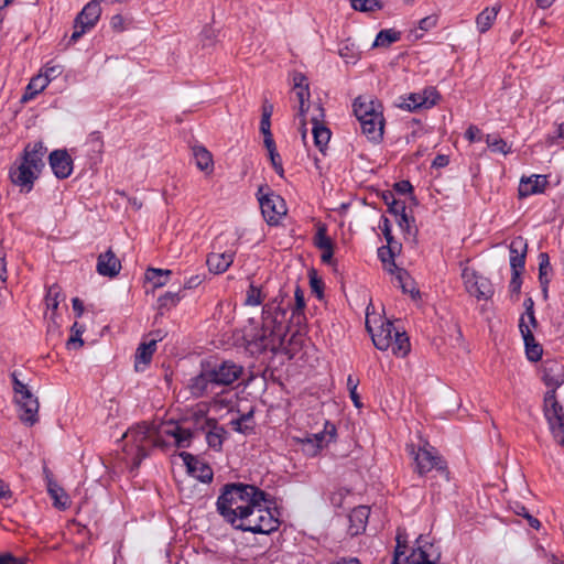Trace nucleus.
I'll return each mask as SVG.
<instances>
[{"label":"nucleus","instance_id":"1","mask_svg":"<svg viewBox=\"0 0 564 564\" xmlns=\"http://www.w3.org/2000/svg\"><path fill=\"white\" fill-rule=\"evenodd\" d=\"M285 316L278 303H265L262 307L261 328L245 336L247 350L253 356H259L267 350L275 351L285 335L283 326Z\"/></svg>","mask_w":564,"mask_h":564},{"label":"nucleus","instance_id":"2","mask_svg":"<svg viewBox=\"0 0 564 564\" xmlns=\"http://www.w3.org/2000/svg\"><path fill=\"white\" fill-rule=\"evenodd\" d=\"M271 496L254 485L243 482L225 484L216 501L217 512L229 523L238 521L237 516L247 506H253L257 501L269 502Z\"/></svg>","mask_w":564,"mask_h":564},{"label":"nucleus","instance_id":"3","mask_svg":"<svg viewBox=\"0 0 564 564\" xmlns=\"http://www.w3.org/2000/svg\"><path fill=\"white\" fill-rule=\"evenodd\" d=\"M272 503L273 498L271 497L269 502L257 501L253 506H247L237 516L238 521L231 520L229 524L235 530L269 535L281 525L280 513L276 508L271 509L270 505Z\"/></svg>","mask_w":564,"mask_h":564},{"label":"nucleus","instance_id":"4","mask_svg":"<svg viewBox=\"0 0 564 564\" xmlns=\"http://www.w3.org/2000/svg\"><path fill=\"white\" fill-rule=\"evenodd\" d=\"M153 425L141 422L130 427L123 435V451L132 458V467L138 468L142 460L150 455V442Z\"/></svg>","mask_w":564,"mask_h":564},{"label":"nucleus","instance_id":"5","mask_svg":"<svg viewBox=\"0 0 564 564\" xmlns=\"http://www.w3.org/2000/svg\"><path fill=\"white\" fill-rule=\"evenodd\" d=\"M406 452L413 457L414 470L424 476L431 470L435 469L446 481H449V470L446 460L438 454L435 447L431 446L427 442L415 449L413 444L406 445Z\"/></svg>","mask_w":564,"mask_h":564},{"label":"nucleus","instance_id":"6","mask_svg":"<svg viewBox=\"0 0 564 564\" xmlns=\"http://www.w3.org/2000/svg\"><path fill=\"white\" fill-rule=\"evenodd\" d=\"M12 389L14 392V402L19 408V419L28 426H33L39 421L40 403L37 397L31 389L19 379L18 371L10 373Z\"/></svg>","mask_w":564,"mask_h":564},{"label":"nucleus","instance_id":"7","mask_svg":"<svg viewBox=\"0 0 564 564\" xmlns=\"http://www.w3.org/2000/svg\"><path fill=\"white\" fill-rule=\"evenodd\" d=\"M257 196L265 221L270 226L278 225L280 217L285 213L283 198L274 194L269 186L259 187Z\"/></svg>","mask_w":564,"mask_h":564},{"label":"nucleus","instance_id":"8","mask_svg":"<svg viewBox=\"0 0 564 564\" xmlns=\"http://www.w3.org/2000/svg\"><path fill=\"white\" fill-rule=\"evenodd\" d=\"M100 14L101 9L98 1H89L74 20V32L68 44L76 43L87 31L91 30L98 22Z\"/></svg>","mask_w":564,"mask_h":564},{"label":"nucleus","instance_id":"9","mask_svg":"<svg viewBox=\"0 0 564 564\" xmlns=\"http://www.w3.org/2000/svg\"><path fill=\"white\" fill-rule=\"evenodd\" d=\"M466 291L478 300H488L494 295V286L490 280L475 270L465 268L462 273Z\"/></svg>","mask_w":564,"mask_h":564},{"label":"nucleus","instance_id":"10","mask_svg":"<svg viewBox=\"0 0 564 564\" xmlns=\"http://www.w3.org/2000/svg\"><path fill=\"white\" fill-rule=\"evenodd\" d=\"M187 388L192 397L197 399L208 397L210 394H217V387L214 383L210 371V361H202L199 373L189 379Z\"/></svg>","mask_w":564,"mask_h":564},{"label":"nucleus","instance_id":"11","mask_svg":"<svg viewBox=\"0 0 564 564\" xmlns=\"http://www.w3.org/2000/svg\"><path fill=\"white\" fill-rule=\"evenodd\" d=\"M210 371L216 387H227L236 382L243 373V367L231 360L220 364L210 362Z\"/></svg>","mask_w":564,"mask_h":564},{"label":"nucleus","instance_id":"12","mask_svg":"<svg viewBox=\"0 0 564 564\" xmlns=\"http://www.w3.org/2000/svg\"><path fill=\"white\" fill-rule=\"evenodd\" d=\"M40 176L35 170L21 162L18 166H12L9 172L11 182L20 187L21 192L29 193L34 186V182Z\"/></svg>","mask_w":564,"mask_h":564},{"label":"nucleus","instance_id":"13","mask_svg":"<svg viewBox=\"0 0 564 564\" xmlns=\"http://www.w3.org/2000/svg\"><path fill=\"white\" fill-rule=\"evenodd\" d=\"M412 564H436L441 560V551L423 535L416 539V549L412 553Z\"/></svg>","mask_w":564,"mask_h":564},{"label":"nucleus","instance_id":"14","mask_svg":"<svg viewBox=\"0 0 564 564\" xmlns=\"http://www.w3.org/2000/svg\"><path fill=\"white\" fill-rule=\"evenodd\" d=\"M354 113L359 122L361 120L378 119L383 116L382 105L370 97L359 96L352 104Z\"/></svg>","mask_w":564,"mask_h":564},{"label":"nucleus","instance_id":"15","mask_svg":"<svg viewBox=\"0 0 564 564\" xmlns=\"http://www.w3.org/2000/svg\"><path fill=\"white\" fill-rule=\"evenodd\" d=\"M366 328L371 335L375 347L379 350H387L392 345V338L398 329L390 321L382 322L377 330L370 325L369 318L366 319Z\"/></svg>","mask_w":564,"mask_h":564},{"label":"nucleus","instance_id":"16","mask_svg":"<svg viewBox=\"0 0 564 564\" xmlns=\"http://www.w3.org/2000/svg\"><path fill=\"white\" fill-rule=\"evenodd\" d=\"M542 381L550 390L560 388L564 383V365L555 359H546L542 362Z\"/></svg>","mask_w":564,"mask_h":564},{"label":"nucleus","instance_id":"17","mask_svg":"<svg viewBox=\"0 0 564 564\" xmlns=\"http://www.w3.org/2000/svg\"><path fill=\"white\" fill-rule=\"evenodd\" d=\"M48 163L54 175L59 180L67 178L73 172V160L66 150L51 152Z\"/></svg>","mask_w":564,"mask_h":564},{"label":"nucleus","instance_id":"18","mask_svg":"<svg viewBox=\"0 0 564 564\" xmlns=\"http://www.w3.org/2000/svg\"><path fill=\"white\" fill-rule=\"evenodd\" d=\"M519 329L524 341L527 358L532 362L541 360L543 355V347L535 340L532 329L525 323L523 315L519 321Z\"/></svg>","mask_w":564,"mask_h":564},{"label":"nucleus","instance_id":"19","mask_svg":"<svg viewBox=\"0 0 564 564\" xmlns=\"http://www.w3.org/2000/svg\"><path fill=\"white\" fill-rule=\"evenodd\" d=\"M199 430L206 433V442L214 451H221L227 431L216 419L206 417Z\"/></svg>","mask_w":564,"mask_h":564},{"label":"nucleus","instance_id":"20","mask_svg":"<svg viewBox=\"0 0 564 564\" xmlns=\"http://www.w3.org/2000/svg\"><path fill=\"white\" fill-rule=\"evenodd\" d=\"M237 248H229L224 251H213L207 256V267L214 274H221L232 264Z\"/></svg>","mask_w":564,"mask_h":564},{"label":"nucleus","instance_id":"21","mask_svg":"<svg viewBox=\"0 0 564 564\" xmlns=\"http://www.w3.org/2000/svg\"><path fill=\"white\" fill-rule=\"evenodd\" d=\"M46 151L47 149L41 141L29 143L24 148L22 162H24L25 164H28L29 166H31L33 170L41 174L42 170L45 166L43 158Z\"/></svg>","mask_w":564,"mask_h":564},{"label":"nucleus","instance_id":"22","mask_svg":"<svg viewBox=\"0 0 564 564\" xmlns=\"http://www.w3.org/2000/svg\"><path fill=\"white\" fill-rule=\"evenodd\" d=\"M547 178L545 175L533 174L529 177H522L518 187L520 198L531 195L541 194L545 191Z\"/></svg>","mask_w":564,"mask_h":564},{"label":"nucleus","instance_id":"23","mask_svg":"<svg viewBox=\"0 0 564 564\" xmlns=\"http://www.w3.org/2000/svg\"><path fill=\"white\" fill-rule=\"evenodd\" d=\"M316 109L318 110L319 113H318V117L314 116L312 118V123H313L312 132H313L315 145L319 149V151L322 153H325V149L330 140L332 132L321 121V119L324 118V109L322 108V106L319 104L316 105Z\"/></svg>","mask_w":564,"mask_h":564},{"label":"nucleus","instance_id":"24","mask_svg":"<svg viewBox=\"0 0 564 564\" xmlns=\"http://www.w3.org/2000/svg\"><path fill=\"white\" fill-rule=\"evenodd\" d=\"M96 269L100 275L113 278L119 274L121 263L113 251L108 249L98 256Z\"/></svg>","mask_w":564,"mask_h":564},{"label":"nucleus","instance_id":"25","mask_svg":"<svg viewBox=\"0 0 564 564\" xmlns=\"http://www.w3.org/2000/svg\"><path fill=\"white\" fill-rule=\"evenodd\" d=\"M527 248L528 246L521 237L511 241L509 247L511 272H523Z\"/></svg>","mask_w":564,"mask_h":564},{"label":"nucleus","instance_id":"26","mask_svg":"<svg viewBox=\"0 0 564 564\" xmlns=\"http://www.w3.org/2000/svg\"><path fill=\"white\" fill-rule=\"evenodd\" d=\"M369 514L370 508L367 506H358L351 510V512L348 516V532L351 536H356L365 532Z\"/></svg>","mask_w":564,"mask_h":564},{"label":"nucleus","instance_id":"27","mask_svg":"<svg viewBox=\"0 0 564 564\" xmlns=\"http://www.w3.org/2000/svg\"><path fill=\"white\" fill-rule=\"evenodd\" d=\"M359 123L362 134H365L369 141L373 143L382 141L386 123L383 116L378 119L361 120Z\"/></svg>","mask_w":564,"mask_h":564},{"label":"nucleus","instance_id":"28","mask_svg":"<svg viewBox=\"0 0 564 564\" xmlns=\"http://www.w3.org/2000/svg\"><path fill=\"white\" fill-rule=\"evenodd\" d=\"M46 476V488L51 498L54 500V506L61 509H66L68 496L64 489L53 479L50 470L44 468Z\"/></svg>","mask_w":564,"mask_h":564},{"label":"nucleus","instance_id":"29","mask_svg":"<svg viewBox=\"0 0 564 564\" xmlns=\"http://www.w3.org/2000/svg\"><path fill=\"white\" fill-rule=\"evenodd\" d=\"M564 414L563 405L556 399V392L549 390L544 394L543 415L546 422H551L552 417Z\"/></svg>","mask_w":564,"mask_h":564},{"label":"nucleus","instance_id":"30","mask_svg":"<svg viewBox=\"0 0 564 564\" xmlns=\"http://www.w3.org/2000/svg\"><path fill=\"white\" fill-rule=\"evenodd\" d=\"M165 434L175 440V447L177 448H188L192 444V440L194 437V432L189 429L182 427L180 425H175L171 430H166Z\"/></svg>","mask_w":564,"mask_h":564},{"label":"nucleus","instance_id":"31","mask_svg":"<svg viewBox=\"0 0 564 564\" xmlns=\"http://www.w3.org/2000/svg\"><path fill=\"white\" fill-rule=\"evenodd\" d=\"M317 445H322V449L334 442L337 435V429L334 423L325 421L324 430L318 433L308 434Z\"/></svg>","mask_w":564,"mask_h":564},{"label":"nucleus","instance_id":"32","mask_svg":"<svg viewBox=\"0 0 564 564\" xmlns=\"http://www.w3.org/2000/svg\"><path fill=\"white\" fill-rule=\"evenodd\" d=\"M402 33L394 29H383L380 30L372 43V47H389L393 43L401 40Z\"/></svg>","mask_w":564,"mask_h":564},{"label":"nucleus","instance_id":"33","mask_svg":"<svg viewBox=\"0 0 564 564\" xmlns=\"http://www.w3.org/2000/svg\"><path fill=\"white\" fill-rule=\"evenodd\" d=\"M193 154L196 166L204 172H212L214 166L212 153L204 147L196 145L193 148Z\"/></svg>","mask_w":564,"mask_h":564},{"label":"nucleus","instance_id":"34","mask_svg":"<svg viewBox=\"0 0 564 564\" xmlns=\"http://www.w3.org/2000/svg\"><path fill=\"white\" fill-rule=\"evenodd\" d=\"M499 8H485L476 18L477 29L480 33H486L494 24Z\"/></svg>","mask_w":564,"mask_h":564},{"label":"nucleus","instance_id":"35","mask_svg":"<svg viewBox=\"0 0 564 564\" xmlns=\"http://www.w3.org/2000/svg\"><path fill=\"white\" fill-rule=\"evenodd\" d=\"M294 297L295 303L294 306L292 307L291 319L295 321V323L300 325L305 319L304 308L306 306L304 291L301 289L300 285H295Z\"/></svg>","mask_w":564,"mask_h":564},{"label":"nucleus","instance_id":"36","mask_svg":"<svg viewBox=\"0 0 564 564\" xmlns=\"http://www.w3.org/2000/svg\"><path fill=\"white\" fill-rule=\"evenodd\" d=\"M156 349V339H152L149 343H142L135 352V368H139L140 364L149 365L152 356Z\"/></svg>","mask_w":564,"mask_h":564},{"label":"nucleus","instance_id":"37","mask_svg":"<svg viewBox=\"0 0 564 564\" xmlns=\"http://www.w3.org/2000/svg\"><path fill=\"white\" fill-rule=\"evenodd\" d=\"M295 95L299 100V117L301 118L302 126L305 127V113L310 108V90L308 84L301 86L296 84Z\"/></svg>","mask_w":564,"mask_h":564},{"label":"nucleus","instance_id":"38","mask_svg":"<svg viewBox=\"0 0 564 564\" xmlns=\"http://www.w3.org/2000/svg\"><path fill=\"white\" fill-rule=\"evenodd\" d=\"M393 355L398 357H405L410 352V340L404 332L398 330L394 333L392 338V345L390 346Z\"/></svg>","mask_w":564,"mask_h":564},{"label":"nucleus","instance_id":"39","mask_svg":"<svg viewBox=\"0 0 564 564\" xmlns=\"http://www.w3.org/2000/svg\"><path fill=\"white\" fill-rule=\"evenodd\" d=\"M171 273V270L149 268L145 271V279L153 285V288H161L167 283Z\"/></svg>","mask_w":564,"mask_h":564},{"label":"nucleus","instance_id":"40","mask_svg":"<svg viewBox=\"0 0 564 564\" xmlns=\"http://www.w3.org/2000/svg\"><path fill=\"white\" fill-rule=\"evenodd\" d=\"M397 247H401L400 245H387L381 246L378 248V258L383 263L384 268L388 270V268L397 269V264L394 261L395 258V249Z\"/></svg>","mask_w":564,"mask_h":564},{"label":"nucleus","instance_id":"41","mask_svg":"<svg viewBox=\"0 0 564 564\" xmlns=\"http://www.w3.org/2000/svg\"><path fill=\"white\" fill-rule=\"evenodd\" d=\"M48 80L42 76V74L33 77L26 87V91L23 96V100L33 98L35 95L43 91L48 85Z\"/></svg>","mask_w":564,"mask_h":564},{"label":"nucleus","instance_id":"42","mask_svg":"<svg viewBox=\"0 0 564 564\" xmlns=\"http://www.w3.org/2000/svg\"><path fill=\"white\" fill-rule=\"evenodd\" d=\"M547 424L555 441L564 447V413L552 417L551 422H547Z\"/></svg>","mask_w":564,"mask_h":564},{"label":"nucleus","instance_id":"43","mask_svg":"<svg viewBox=\"0 0 564 564\" xmlns=\"http://www.w3.org/2000/svg\"><path fill=\"white\" fill-rule=\"evenodd\" d=\"M181 301L180 292L167 291L161 295L158 300L160 314H164V311H170L175 307Z\"/></svg>","mask_w":564,"mask_h":564},{"label":"nucleus","instance_id":"44","mask_svg":"<svg viewBox=\"0 0 564 564\" xmlns=\"http://www.w3.org/2000/svg\"><path fill=\"white\" fill-rule=\"evenodd\" d=\"M382 199L388 206V212L394 216H398L399 213H403L406 209L405 203L403 200H397L391 191H386L382 194Z\"/></svg>","mask_w":564,"mask_h":564},{"label":"nucleus","instance_id":"45","mask_svg":"<svg viewBox=\"0 0 564 564\" xmlns=\"http://www.w3.org/2000/svg\"><path fill=\"white\" fill-rule=\"evenodd\" d=\"M485 141L491 152L502 153L505 155L511 152V147L501 138L487 134Z\"/></svg>","mask_w":564,"mask_h":564},{"label":"nucleus","instance_id":"46","mask_svg":"<svg viewBox=\"0 0 564 564\" xmlns=\"http://www.w3.org/2000/svg\"><path fill=\"white\" fill-rule=\"evenodd\" d=\"M263 300L264 295L262 293L261 288L254 285L251 282L246 293L245 304L248 306H258L262 304Z\"/></svg>","mask_w":564,"mask_h":564},{"label":"nucleus","instance_id":"47","mask_svg":"<svg viewBox=\"0 0 564 564\" xmlns=\"http://www.w3.org/2000/svg\"><path fill=\"white\" fill-rule=\"evenodd\" d=\"M351 7L361 12H375L381 10L383 4L380 0H351Z\"/></svg>","mask_w":564,"mask_h":564},{"label":"nucleus","instance_id":"48","mask_svg":"<svg viewBox=\"0 0 564 564\" xmlns=\"http://www.w3.org/2000/svg\"><path fill=\"white\" fill-rule=\"evenodd\" d=\"M253 417V410L241 414L238 419L232 420L230 423L236 432L248 434L253 430V426L245 424Z\"/></svg>","mask_w":564,"mask_h":564},{"label":"nucleus","instance_id":"49","mask_svg":"<svg viewBox=\"0 0 564 564\" xmlns=\"http://www.w3.org/2000/svg\"><path fill=\"white\" fill-rule=\"evenodd\" d=\"M388 272L395 276V280L398 281V285L402 289L403 293H408V292L412 293V290L409 289V286L411 284L410 276L404 269H401L399 267H397V269L388 268Z\"/></svg>","mask_w":564,"mask_h":564},{"label":"nucleus","instance_id":"50","mask_svg":"<svg viewBox=\"0 0 564 564\" xmlns=\"http://www.w3.org/2000/svg\"><path fill=\"white\" fill-rule=\"evenodd\" d=\"M425 102L426 97L422 96V94L413 93L409 95L401 107L409 111H414L422 107L425 108Z\"/></svg>","mask_w":564,"mask_h":564},{"label":"nucleus","instance_id":"51","mask_svg":"<svg viewBox=\"0 0 564 564\" xmlns=\"http://www.w3.org/2000/svg\"><path fill=\"white\" fill-rule=\"evenodd\" d=\"M87 145L90 148V151L96 155V158L99 159L104 152V141L101 133L99 131L91 132L87 139Z\"/></svg>","mask_w":564,"mask_h":564},{"label":"nucleus","instance_id":"52","mask_svg":"<svg viewBox=\"0 0 564 564\" xmlns=\"http://www.w3.org/2000/svg\"><path fill=\"white\" fill-rule=\"evenodd\" d=\"M61 296L64 299V296L61 293V288L58 285L54 284L50 286L45 296V303L47 308L53 311L57 310Z\"/></svg>","mask_w":564,"mask_h":564},{"label":"nucleus","instance_id":"53","mask_svg":"<svg viewBox=\"0 0 564 564\" xmlns=\"http://www.w3.org/2000/svg\"><path fill=\"white\" fill-rule=\"evenodd\" d=\"M73 335L68 338L66 343V347L68 349H75L82 347L84 345V340L82 339V334L84 332L83 327L75 322L72 326Z\"/></svg>","mask_w":564,"mask_h":564},{"label":"nucleus","instance_id":"54","mask_svg":"<svg viewBox=\"0 0 564 564\" xmlns=\"http://www.w3.org/2000/svg\"><path fill=\"white\" fill-rule=\"evenodd\" d=\"M314 243L319 250L330 249L334 246L332 239L326 235L325 226L318 227Z\"/></svg>","mask_w":564,"mask_h":564},{"label":"nucleus","instance_id":"55","mask_svg":"<svg viewBox=\"0 0 564 564\" xmlns=\"http://www.w3.org/2000/svg\"><path fill=\"white\" fill-rule=\"evenodd\" d=\"M300 443L302 445L303 453L307 456L314 457L318 455L322 451V445L315 444V442L312 440L310 435L300 440Z\"/></svg>","mask_w":564,"mask_h":564},{"label":"nucleus","instance_id":"56","mask_svg":"<svg viewBox=\"0 0 564 564\" xmlns=\"http://www.w3.org/2000/svg\"><path fill=\"white\" fill-rule=\"evenodd\" d=\"M359 384V380L354 378V376L349 375L347 378V388L349 390L350 399L354 403V405L358 409L362 406V403L360 401V397L357 392V387Z\"/></svg>","mask_w":564,"mask_h":564},{"label":"nucleus","instance_id":"57","mask_svg":"<svg viewBox=\"0 0 564 564\" xmlns=\"http://www.w3.org/2000/svg\"><path fill=\"white\" fill-rule=\"evenodd\" d=\"M178 456L182 458L187 468L188 474L193 475L197 471L198 466L202 464L193 454L188 452H181Z\"/></svg>","mask_w":564,"mask_h":564},{"label":"nucleus","instance_id":"58","mask_svg":"<svg viewBox=\"0 0 564 564\" xmlns=\"http://www.w3.org/2000/svg\"><path fill=\"white\" fill-rule=\"evenodd\" d=\"M193 476L196 477L200 482L209 484L213 481L214 471L209 465L202 463Z\"/></svg>","mask_w":564,"mask_h":564},{"label":"nucleus","instance_id":"59","mask_svg":"<svg viewBox=\"0 0 564 564\" xmlns=\"http://www.w3.org/2000/svg\"><path fill=\"white\" fill-rule=\"evenodd\" d=\"M550 257L546 252L539 254V280L549 279L547 274L551 271Z\"/></svg>","mask_w":564,"mask_h":564},{"label":"nucleus","instance_id":"60","mask_svg":"<svg viewBox=\"0 0 564 564\" xmlns=\"http://www.w3.org/2000/svg\"><path fill=\"white\" fill-rule=\"evenodd\" d=\"M310 285L312 292L315 293L318 299H322L324 295V282L316 275L315 271L310 273Z\"/></svg>","mask_w":564,"mask_h":564},{"label":"nucleus","instance_id":"61","mask_svg":"<svg viewBox=\"0 0 564 564\" xmlns=\"http://www.w3.org/2000/svg\"><path fill=\"white\" fill-rule=\"evenodd\" d=\"M152 448H160L163 452H166L170 448V443L161 437V435L159 434V431L155 427H153L151 442H150V451Z\"/></svg>","mask_w":564,"mask_h":564},{"label":"nucleus","instance_id":"62","mask_svg":"<svg viewBox=\"0 0 564 564\" xmlns=\"http://www.w3.org/2000/svg\"><path fill=\"white\" fill-rule=\"evenodd\" d=\"M269 152L271 164L274 169V171L280 175L283 176L284 170L282 166V160L280 154L276 151V147L267 149Z\"/></svg>","mask_w":564,"mask_h":564},{"label":"nucleus","instance_id":"63","mask_svg":"<svg viewBox=\"0 0 564 564\" xmlns=\"http://www.w3.org/2000/svg\"><path fill=\"white\" fill-rule=\"evenodd\" d=\"M398 218V225L399 227L406 234L411 235L412 234V224L414 223V218L413 217H410L406 212L404 210L403 213H399L398 216H395Z\"/></svg>","mask_w":564,"mask_h":564},{"label":"nucleus","instance_id":"64","mask_svg":"<svg viewBox=\"0 0 564 564\" xmlns=\"http://www.w3.org/2000/svg\"><path fill=\"white\" fill-rule=\"evenodd\" d=\"M270 302H275L281 306L282 312L284 314L288 313V310L291 307V299L289 292L284 290H280L279 294L272 299Z\"/></svg>","mask_w":564,"mask_h":564}]
</instances>
